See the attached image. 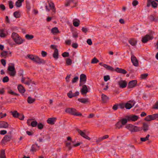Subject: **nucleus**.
<instances>
[{
	"instance_id": "f257e3e1",
	"label": "nucleus",
	"mask_w": 158,
	"mask_h": 158,
	"mask_svg": "<svg viewBox=\"0 0 158 158\" xmlns=\"http://www.w3.org/2000/svg\"><path fill=\"white\" fill-rule=\"evenodd\" d=\"M125 128L128 129L131 132H135L142 130L141 127H138L131 124H127L125 126Z\"/></svg>"
},
{
	"instance_id": "f03ea898",
	"label": "nucleus",
	"mask_w": 158,
	"mask_h": 158,
	"mask_svg": "<svg viewBox=\"0 0 158 158\" xmlns=\"http://www.w3.org/2000/svg\"><path fill=\"white\" fill-rule=\"evenodd\" d=\"M11 37L15 42L18 44H22L24 40H23L16 33H13Z\"/></svg>"
},
{
	"instance_id": "7ed1b4c3",
	"label": "nucleus",
	"mask_w": 158,
	"mask_h": 158,
	"mask_svg": "<svg viewBox=\"0 0 158 158\" xmlns=\"http://www.w3.org/2000/svg\"><path fill=\"white\" fill-rule=\"evenodd\" d=\"M65 112L71 115L76 116H81L82 114L78 112L76 109L73 108H68L65 109Z\"/></svg>"
},
{
	"instance_id": "20e7f679",
	"label": "nucleus",
	"mask_w": 158,
	"mask_h": 158,
	"mask_svg": "<svg viewBox=\"0 0 158 158\" xmlns=\"http://www.w3.org/2000/svg\"><path fill=\"white\" fill-rule=\"evenodd\" d=\"M154 34V32L152 31H150L148 34L146 35L144 37H143L142 41L143 43H146L148 40H152L154 37L153 35Z\"/></svg>"
},
{
	"instance_id": "39448f33",
	"label": "nucleus",
	"mask_w": 158,
	"mask_h": 158,
	"mask_svg": "<svg viewBox=\"0 0 158 158\" xmlns=\"http://www.w3.org/2000/svg\"><path fill=\"white\" fill-rule=\"evenodd\" d=\"M127 123V120L123 118L119 120L115 124L116 129H119L123 127V126Z\"/></svg>"
},
{
	"instance_id": "423d86ee",
	"label": "nucleus",
	"mask_w": 158,
	"mask_h": 158,
	"mask_svg": "<svg viewBox=\"0 0 158 158\" xmlns=\"http://www.w3.org/2000/svg\"><path fill=\"white\" fill-rule=\"evenodd\" d=\"M11 65H9L8 68V70L10 72L9 73V75L11 77H15L16 74V71L15 70V65L14 64H11Z\"/></svg>"
},
{
	"instance_id": "0eeeda50",
	"label": "nucleus",
	"mask_w": 158,
	"mask_h": 158,
	"mask_svg": "<svg viewBox=\"0 0 158 158\" xmlns=\"http://www.w3.org/2000/svg\"><path fill=\"white\" fill-rule=\"evenodd\" d=\"M125 119L127 120V123L128 121H135L138 120L139 117L138 116L132 114L130 115H127L126 116Z\"/></svg>"
},
{
	"instance_id": "6e6552de",
	"label": "nucleus",
	"mask_w": 158,
	"mask_h": 158,
	"mask_svg": "<svg viewBox=\"0 0 158 158\" xmlns=\"http://www.w3.org/2000/svg\"><path fill=\"white\" fill-rule=\"evenodd\" d=\"M135 103V102L134 101H130L125 104V107L126 109H130L134 106Z\"/></svg>"
},
{
	"instance_id": "1a4fd4ad",
	"label": "nucleus",
	"mask_w": 158,
	"mask_h": 158,
	"mask_svg": "<svg viewBox=\"0 0 158 158\" xmlns=\"http://www.w3.org/2000/svg\"><path fill=\"white\" fill-rule=\"evenodd\" d=\"M79 94V93L78 91H76L75 93L73 94L72 91L70 90L67 93V95L69 98H72L78 96Z\"/></svg>"
},
{
	"instance_id": "9d476101",
	"label": "nucleus",
	"mask_w": 158,
	"mask_h": 158,
	"mask_svg": "<svg viewBox=\"0 0 158 158\" xmlns=\"http://www.w3.org/2000/svg\"><path fill=\"white\" fill-rule=\"evenodd\" d=\"M137 82L136 80H133L130 81L128 84V88L130 89L136 86Z\"/></svg>"
},
{
	"instance_id": "9b49d317",
	"label": "nucleus",
	"mask_w": 158,
	"mask_h": 158,
	"mask_svg": "<svg viewBox=\"0 0 158 158\" xmlns=\"http://www.w3.org/2000/svg\"><path fill=\"white\" fill-rule=\"evenodd\" d=\"M77 131L78 133L82 137L85 138V139L89 140H90V138L88 136H87L85 133L82 131L78 129L77 130Z\"/></svg>"
},
{
	"instance_id": "f8f14e48",
	"label": "nucleus",
	"mask_w": 158,
	"mask_h": 158,
	"mask_svg": "<svg viewBox=\"0 0 158 158\" xmlns=\"http://www.w3.org/2000/svg\"><path fill=\"white\" fill-rule=\"evenodd\" d=\"M118 84L120 88H123L127 86V82L126 81L121 80L118 81Z\"/></svg>"
},
{
	"instance_id": "ddd939ff",
	"label": "nucleus",
	"mask_w": 158,
	"mask_h": 158,
	"mask_svg": "<svg viewBox=\"0 0 158 158\" xmlns=\"http://www.w3.org/2000/svg\"><path fill=\"white\" fill-rule=\"evenodd\" d=\"M131 62L135 66H138V61L136 57L134 55H132L131 56Z\"/></svg>"
},
{
	"instance_id": "4468645a",
	"label": "nucleus",
	"mask_w": 158,
	"mask_h": 158,
	"mask_svg": "<svg viewBox=\"0 0 158 158\" xmlns=\"http://www.w3.org/2000/svg\"><path fill=\"white\" fill-rule=\"evenodd\" d=\"M12 138V135H6L3 137L2 141L3 143L9 142L11 140Z\"/></svg>"
},
{
	"instance_id": "2eb2a0df",
	"label": "nucleus",
	"mask_w": 158,
	"mask_h": 158,
	"mask_svg": "<svg viewBox=\"0 0 158 158\" xmlns=\"http://www.w3.org/2000/svg\"><path fill=\"white\" fill-rule=\"evenodd\" d=\"M77 2L76 0H67L65 3V5L66 6H67L70 5L71 4L73 3L75 5L74 6L77 4Z\"/></svg>"
},
{
	"instance_id": "dca6fc26",
	"label": "nucleus",
	"mask_w": 158,
	"mask_h": 158,
	"mask_svg": "<svg viewBox=\"0 0 158 158\" xmlns=\"http://www.w3.org/2000/svg\"><path fill=\"white\" fill-rule=\"evenodd\" d=\"M49 6L52 10V15H53L56 13V9L55 8L54 5L53 3L52 2H50L49 3Z\"/></svg>"
},
{
	"instance_id": "f3484780",
	"label": "nucleus",
	"mask_w": 158,
	"mask_h": 158,
	"mask_svg": "<svg viewBox=\"0 0 158 158\" xmlns=\"http://www.w3.org/2000/svg\"><path fill=\"white\" fill-rule=\"evenodd\" d=\"M40 146H38L37 144H33L31 146L30 151L32 152H35L39 149Z\"/></svg>"
},
{
	"instance_id": "a211bd4d",
	"label": "nucleus",
	"mask_w": 158,
	"mask_h": 158,
	"mask_svg": "<svg viewBox=\"0 0 158 158\" xmlns=\"http://www.w3.org/2000/svg\"><path fill=\"white\" fill-rule=\"evenodd\" d=\"M88 89L86 85H83L82 86V89L81 90V92L82 94H86L88 92Z\"/></svg>"
},
{
	"instance_id": "6ab92c4d",
	"label": "nucleus",
	"mask_w": 158,
	"mask_h": 158,
	"mask_svg": "<svg viewBox=\"0 0 158 158\" xmlns=\"http://www.w3.org/2000/svg\"><path fill=\"white\" fill-rule=\"evenodd\" d=\"M56 119V118L54 117L49 118L47 120V122L48 123L50 124L53 125L54 124Z\"/></svg>"
},
{
	"instance_id": "aec40b11",
	"label": "nucleus",
	"mask_w": 158,
	"mask_h": 158,
	"mask_svg": "<svg viewBox=\"0 0 158 158\" xmlns=\"http://www.w3.org/2000/svg\"><path fill=\"white\" fill-rule=\"evenodd\" d=\"M101 98L102 102L104 103L107 102L109 99V97L104 94H102Z\"/></svg>"
},
{
	"instance_id": "412c9836",
	"label": "nucleus",
	"mask_w": 158,
	"mask_h": 158,
	"mask_svg": "<svg viewBox=\"0 0 158 158\" xmlns=\"http://www.w3.org/2000/svg\"><path fill=\"white\" fill-rule=\"evenodd\" d=\"M35 62L37 64H44L45 63V61L40 58L38 56H36V60Z\"/></svg>"
},
{
	"instance_id": "4be33fe9",
	"label": "nucleus",
	"mask_w": 158,
	"mask_h": 158,
	"mask_svg": "<svg viewBox=\"0 0 158 158\" xmlns=\"http://www.w3.org/2000/svg\"><path fill=\"white\" fill-rule=\"evenodd\" d=\"M80 82H84V83H85L86 81V76L83 74H81L80 76Z\"/></svg>"
},
{
	"instance_id": "5701e85b",
	"label": "nucleus",
	"mask_w": 158,
	"mask_h": 158,
	"mask_svg": "<svg viewBox=\"0 0 158 158\" xmlns=\"http://www.w3.org/2000/svg\"><path fill=\"white\" fill-rule=\"evenodd\" d=\"M8 123L5 121L0 122V128H7L8 127Z\"/></svg>"
},
{
	"instance_id": "b1692460",
	"label": "nucleus",
	"mask_w": 158,
	"mask_h": 158,
	"mask_svg": "<svg viewBox=\"0 0 158 158\" xmlns=\"http://www.w3.org/2000/svg\"><path fill=\"white\" fill-rule=\"evenodd\" d=\"M115 71L116 72L121 73L123 74H125L127 73V71L124 69H120L118 68H117L115 70Z\"/></svg>"
},
{
	"instance_id": "393cba45",
	"label": "nucleus",
	"mask_w": 158,
	"mask_h": 158,
	"mask_svg": "<svg viewBox=\"0 0 158 158\" xmlns=\"http://www.w3.org/2000/svg\"><path fill=\"white\" fill-rule=\"evenodd\" d=\"M129 43L132 46H135L136 44L137 41L134 38H131L128 40Z\"/></svg>"
},
{
	"instance_id": "a878e982",
	"label": "nucleus",
	"mask_w": 158,
	"mask_h": 158,
	"mask_svg": "<svg viewBox=\"0 0 158 158\" xmlns=\"http://www.w3.org/2000/svg\"><path fill=\"white\" fill-rule=\"evenodd\" d=\"M59 53L58 49L57 48L55 49L54 52L53 54V57L56 59L58 58Z\"/></svg>"
},
{
	"instance_id": "bb28decb",
	"label": "nucleus",
	"mask_w": 158,
	"mask_h": 158,
	"mask_svg": "<svg viewBox=\"0 0 158 158\" xmlns=\"http://www.w3.org/2000/svg\"><path fill=\"white\" fill-rule=\"evenodd\" d=\"M18 88L19 92L21 93H24L25 91L24 87L21 85H18Z\"/></svg>"
},
{
	"instance_id": "cd10ccee",
	"label": "nucleus",
	"mask_w": 158,
	"mask_h": 158,
	"mask_svg": "<svg viewBox=\"0 0 158 158\" xmlns=\"http://www.w3.org/2000/svg\"><path fill=\"white\" fill-rule=\"evenodd\" d=\"M78 101L79 102L84 104L86 103L89 102V99L88 98H78Z\"/></svg>"
},
{
	"instance_id": "c85d7f7f",
	"label": "nucleus",
	"mask_w": 158,
	"mask_h": 158,
	"mask_svg": "<svg viewBox=\"0 0 158 158\" xmlns=\"http://www.w3.org/2000/svg\"><path fill=\"white\" fill-rule=\"evenodd\" d=\"M144 120L147 121H149L151 120H154L152 115H148L146 117Z\"/></svg>"
},
{
	"instance_id": "c756f323",
	"label": "nucleus",
	"mask_w": 158,
	"mask_h": 158,
	"mask_svg": "<svg viewBox=\"0 0 158 158\" xmlns=\"http://www.w3.org/2000/svg\"><path fill=\"white\" fill-rule=\"evenodd\" d=\"M35 101V99L32 98L30 96L28 97L27 102L29 104H31L34 103Z\"/></svg>"
},
{
	"instance_id": "7c9ffc66",
	"label": "nucleus",
	"mask_w": 158,
	"mask_h": 158,
	"mask_svg": "<svg viewBox=\"0 0 158 158\" xmlns=\"http://www.w3.org/2000/svg\"><path fill=\"white\" fill-rule=\"evenodd\" d=\"M51 32L53 34H56L60 33V32L57 27L53 28L51 30Z\"/></svg>"
},
{
	"instance_id": "2f4dec72",
	"label": "nucleus",
	"mask_w": 158,
	"mask_h": 158,
	"mask_svg": "<svg viewBox=\"0 0 158 158\" xmlns=\"http://www.w3.org/2000/svg\"><path fill=\"white\" fill-rule=\"evenodd\" d=\"M24 1V0H18L15 2V6L18 7L21 6L22 5V2Z\"/></svg>"
},
{
	"instance_id": "473e14b6",
	"label": "nucleus",
	"mask_w": 158,
	"mask_h": 158,
	"mask_svg": "<svg viewBox=\"0 0 158 158\" xmlns=\"http://www.w3.org/2000/svg\"><path fill=\"white\" fill-rule=\"evenodd\" d=\"M148 124L146 123H144L143 124V127L141 128L143 129L144 132H146L148 130Z\"/></svg>"
},
{
	"instance_id": "72a5a7b5",
	"label": "nucleus",
	"mask_w": 158,
	"mask_h": 158,
	"mask_svg": "<svg viewBox=\"0 0 158 158\" xmlns=\"http://www.w3.org/2000/svg\"><path fill=\"white\" fill-rule=\"evenodd\" d=\"M11 113L13 117L15 118H18L19 114L16 110L14 111L13 112L11 111Z\"/></svg>"
},
{
	"instance_id": "f704fd0d",
	"label": "nucleus",
	"mask_w": 158,
	"mask_h": 158,
	"mask_svg": "<svg viewBox=\"0 0 158 158\" xmlns=\"http://www.w3.org/2000/svg\"><path fill=\"white\" fill-rule=\"evenodd\" d=\"M0 158H6L4 150H2L0 152Z\"/></svg>"
},
{
	"instance_id": "c9c22d12",
	"label": "nucleus",
	"mask_w": 158,
	"mask_h": 158,
	"mask_svg": "<svg viewBox=\"0 0 158 158\" xmlns=\"http://www.w3.org/2000/svg\"><path fill=\"white\" fill-rule=\"evenodd\" d=\"M150 137V135H147L146 136L145 138H141L140 140L142 142H145L149 140V138Z\"/></svg>"
},
{
	"instance_id": "e433bc0d",
	"label": "nucleus",
	"mask_w": 158,
	"mask_h": 158,
	"mask_svg": "<svg viewBox=\"0 0 158 158\" xmlns=\"http://www.w3.org/2000/svg\"><path fill=\"white\" fill-rule=\"evenodd\" d=\"M25 37L26 39L27 40H30L33 39L34 37V36L32 35H29V34H27L25 35Z\"/></svg>"
},
{
	"instance_id": "4c0bfd02",
	"label": "nucleus",
	"mask_w": 158,
	"mask_h": 158,
	"mask_svg": "<svg viewBox=\"0 0 158 158\" xmlns=\"http://www.w3.org/2000/svg\"><path fill=\"white\" fill-rule=\"evenodd\" d=\"M13 15L16 18H19L20 16V14L18 11H15Z\"/></svg>"
},
{
	"instance_id": "58836bf2",
	"label": "nucleus",
	"mask_w": 158,
	"mask_h": 158,
	"mask_svg": "<svg viewBox=\"0 0 158 158\" xmlns=\"http://www.w3.org/2000/svg\"><path fill=\"white\" fill-rule=\"evenodd\" d=\"M148 19L151 22H156V18H155L153 15H151L149 16Z\"/></svg>"
},
{
	"instance_id": "ea45409f",
	"label": "nucleus",
	"mask_w": 158,
	"mask_h": 158,
	"mask_svg": "<svg viewBox=\"0 0 158 158\" xmlns=\"http://www.w3.org/2000/svg\"><path fill=\"white\" fill-rule=\"evenodd\" d=\"M66 63L67 65H70L72 63V60L69 58H67L66 59Z\"/></svg>"
},
{
	"instance_id": "a19ab883",
	"label": "nucleus",
	"mask_w": 158,
	"mask_h": 158,
	"mask_svg": "<svg viewBox=\"0 0 158 158\" xmlns=\"http://www.w3.org/2000/svg\"><path fill=\"white\" fill-rule=\"evenodd\" d=\"M7 55V52L6 51H3L1 53V56L2 57H5L6 58Z\"/></svg>"
},
{
	"instance_id": "79ce46f5",
	"label": "nucleus",
	"mask_w": 158,
	"mask_h": 158,
	"mask_svg": "<svg viewBox=\"0 0 158 158\" xmlns=\"http://www.w3.org/2000/svg\"><path fill=\"white\" fill-rule=\"evenodd\" d=\"M38 124V123L36 121H32L31 122V126L33 127H36Z\"/></svg>"
},
{
	"instance_id": "37998d69",
	"label": "nucleus",
	"mask_w": 158,
	"mask_h": 158,
	"mask_svg": "<svg viewBox=\"0 0 158 158\" xmlns=\"http://www.w3.org/2000/svg\"><path fill=\"white\" fill-rule=\"evenodd\" d=\"M158 3L155 1H152V7L156 8L157 7Z\"/></svg>"
},
{
	"instance_id": "c03bdc74",
	"label": "nucleus",
	"mask_w": 158,
	"mask_h": 158,
	"mask_svg": "<svg viewBox=\"0 0 158 158\" xmlns=\"http://www.w3.org/2000/svg\"><path fill=\"white\" fill-rule=\"evenodd\" d=\"M38 128L40 130H42L44 128V125L42 124L41 123H38V124L37 125Z\"/></svg>"
},
{
	"instance_id": "a18cd8bd",
	"label": "nucleus",
	"mask_w": 158,
	"mask_h": 158,
	"mask_svg": "<svg viewBox=\"0 0 158 158\" xmlns=\"http://www.w3.org/2000/svg\"><path fill=\"white\" fill-rule=\"evenodd\" d=\"M99 62V60H98L96 57H94L93 59L91 61L92 64H96Z\"/></svg>"
},
{
	"instance_id": "49530a36",
	"label": "nucleus",
	"mask_w": 158,
	"mask_h": 158,
	"mask_svg": "<svg viewBox=\"0 0 158 158\" xmlns=\"http://www.w3.org/2000/svg\"><path fill=\"white\" fill-rule=\"evenodd\" d=\"M9 81V79L7 76H6L3 77L2 79V81L4 83L7 82Z\"/></svg>"
},
{
	"instance_id": "de8ad7c7",
	"label": "nucleus",
	"mask_w": 158,
	"mask_h": 158,
	"mask_svg": "<svg viewBox=\"0 0 158 158\" xmlns=\"http://www.w3.org/2000/svg\"><path fill=\"white\" fill-rule=\"evenodd\" d=\"M79 20H78V21H73V25L76 27H77L79 25Z\"/></svg>"
},
{
	"instance_id": "09e8293b",
	"label": "nucleus",
	"mask_w": 158,
	"mask_h": 158,
	"mask_svg": "<svg viewBox=\"0 0 158 158\" xmlns=\"http://www.w3.org/2000/svg\"><path fill=\"white\" fill-rule=\"evenodd\" d=\"M62 55L64 57H69V52H65L62 54Z\"/></svg>"
},
{
	"instance_id": "8fccbe9b",
	"label": "nucleus",
	"mask_w": 158,
	"mask_h": 158,
	"mask_svg": "<svg viewBox=\"0 0 158 158\" xmlns=\"http://www.w3.org/2000/svg\"><path fill=\"white\" fill-rule=\"evenodd\" d=\"M78 80V77H74L72 81V82L73 83L76 82Z\"/></svg>"
},
{
	"instance_id": "3c124183",
	"label": "nucleus",
	"mask_w": 158,
	"mask_h": 158,
	"mask_svg": "<svg viewBox=\"0 0 158 158\" xmlns=\"http://www.w3.org/2000/svg\"><path fill=\"white\" fill-rule=\"evenodd\" d=\"M138 3V2L137 0H133L132 2V5L133 6H137Z\"/></svg>"
},
{
	"instance_id": "603ef678",
	"label": "nucleus",
	"mask_w": 158,
	"mask_h": 158,
	"mask_svg": "<svg viewBox=\"0 0 158 158\" xmlns=\"http://www.w3.org/2000/svg\"><path fill=\"white\" fill-rule=\"evenodd\" d=\"M18 118H19V119L20 120H23L24 119V116L23 114H19V116H18Z\"/></svg>"
},
{
	"instance_id": "864d4df0",
	"label": "nucleus",
	"mask_w": 158,
	"mask_h": 158,
	"mask_svg": "<svg viewBox=\"0 0 158 158\" xmlns=\"http://www.w3.org/2000/svg\"><path fill=\"white\" fill-rule=\"evenodd\" d=\"M8 93L11 95H14L15 96H16L18 95V94H17L13 91L12 90H10V91H8Z\"/></svg>"
},
{
	"instance_id": "5fc2aeb1",
	"label": "nucleus",
	"mask_w": 158,
	"mask_h": 158,
	"mask_svg": "<svg viewBox=\"0 0 158 158\" xmlns=\"http://www.w3.org/2000/svg\"><path fill=\"white\" fill-rule=\"evenodd\" d=\"M0 37H5V35L3 32V30H0Z\"/></svg>"
},
{
	"instance_id": "6e6d98bb",
	"label": "nucleus",
	"mask_w": 158,
	"mask_h": 158,
	"mask_svg": "<svg viewBox=\"0 0 158 158\" xmlns=\"http://www.w3.org/2000/svg\"><path fill=\"white\" fill-rule=\"evenodd\" d=\"M107 70H110L111 71H114V69L113 68H112V67L108 65L107 66V67L106 68V69Z\"/></svg>"
},
{
	"instance_id": "4d7b16f0",
	"label": "nucleus",
	"mask_w": 158,
	"mask_h": 158,
	"mask_svg": "<svg viewBox=\"0 0 158 158\" xmlns=\"http://www.w3.org/2000/svg\"><path fill=\"white\" fill-rule=\"evenodd\" d=\"M24 83L28 85V86H29L31 84H32V82L31 80H29L28 81L24 82Z\"/></svg>"
},
{
	"instance_id": "13d9d810",
	"label": "nucleus",
	"mask_w": 158,
	"mask_h": 158,
	"mask_svg": "<svg viewBox=\"0 0 158 158\" xmlns=\"http://www.w3.org/2000/svg\"><path fill=\"white\" fill-rule=\"evenodd\" d=\"M9 6L10 9H12L13 7V2L11 1L9 2Z\"/></svg>"
},
{
	"instance_id": "bf43d9fd",
	"label": "nucleus",
	"mask_w": 158,
	"mask_h": 158,
	"mask_svg": "<svg viewBox=\"0 0 158 158\" xmlns=\"http://www.w3.org/2000/svg\"><path fill=\"white\" fill-rule=\"evenodd\" d=\"M152 0H148L147 3V7H149L151 5H152Z\"/></svg>"
},
{
	"instance_id": "052dcab7",
	"label": "nucleus",
	"mask_w": 158,
	"mask_h": 158,
	"mask_svg": "<svg viewBox=\"0 0 158 158\" xmlns=\"http://www.w3.org/2000/svg\"><path fill=\"white\" fill-rule=\"evenodd\" d=\"M148 74L147 73L142 74L141 75V77L142 79H144L148 76Z\"/></svg>"
},
{
	"instance_id": "680f3d73",
	"label": "nucleus",
	"mask_w": 158,
	"mask_h": 158,
	"mask_svg": "<svg viewBox=\"0 0 158 158\" xmlns=\"http://www.w3.org/2000/svg\"><path fill=\"white\" fill-rule=\"evenodd\" d=\"M110 77L109 75L105 76L104 77V79L105 81H106L110 80Z\"/></svg>"
},
{
	"instance_id": "e2e57ef3",
	"label": "nucleus",
	"mask_w": 158,
	"mask_h": 158,
	"mask_svg": "<svg viewBox=\"0 0 158 158\" xmlns=\"http://www.w3.org/2000/svg\"><path fill=\"white\" fill-rule=\"evenodd\" d=\"M152 108L154 109H158V101L156 102L153 106Z\"/></svg>"
},
{
	"instance_id": "0e129e2a",
	"label": "nucleus",
	"mask_w": 158,
	"mask_h": 158,
	"mask_svg": "<svg viewBox=\"0 0 158 158\" xmlns=\"http://www.w3.org/2000/svg\"><path fill=\"white\" fill-rule=\"evenodd\" d=\"M118 105L121 109H123L125 107V105L124 103H120Z\"/></svg>"
},
{
	"instance_id": "69168bd1",
	"label": "nucleus",
	"mask_w": 158,
	"mask_h": 158,
	"mask_svg": "<svg viewBox=\"0 0 158 158\" xmlns=\"http://www.w3.org/2000/svg\"><path fill=\"white\" fill-rule=\"evenodd\" d=\"M118 104H115L113 106L112 108L115 110H117L118 108Z\"/></svg>"
},
{
	"instance_id": "338daca9",
	"label": "nucleus",
	"mask_w": 158,
	"mask_h": 158,
	"mask_svg": "<svg viewBox=\"0 0 158 158\" xmlns=\"http://www.w3.org/2000/svg\"><path fill=\"white\" fill-rule=\"evenodd\" d=\"M47 53L46 52H45L44 51H42L41 52V55H42V56L43 57H45L47 56Z\"/></svg>"
},
{
	"instance_id": "774afa93",
	"label": "nucleus",
	"mask_w": 158,
	"mask_h": 158,
	"mask_svg": "<svg viewBox=\"0 0 158 158\" xmlns=\"http://www.w3.org/2000/svg\"><path fill=\"white\" fill-rule=\"evenodd\" d=\"M0 8L2 10H4L6 9V7L5 6L2 4L0 5Z\"/></svg>"
}]
</instances>
